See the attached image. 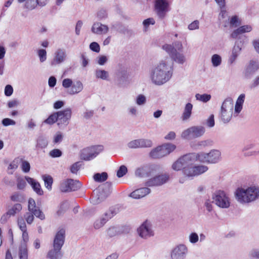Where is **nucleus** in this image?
I'll return each mask as SVG.
<instances>
[{
    "label": "nucleus",
    "mask_w": 259,
    "mask_h": 259,
    "mask_svg": "<svg viewBox=\"0 0 259 259\" xmlns=\"http://www.w3.org/2000/svg\"><path fill=\"white\" fill-rule=\"evenodd\" d=\"M173 71V63L169 58H166L150 68L149 78L153 84L160 86L170 79Z\"/></svg>",
    "instance_id": "1"
},
{
    "label": "nucleus",
    "mask_w": 259,
    "mask_h": 259,
    "mask_svg": "<svg viewBox=\"0 0 259 259\" xmlns=\"http://www.w3.org/2000/svg\"><path fill=\"white\" fill-rule=\"evenodd\" d=\"M235 197L240 203H247L259 198V187L251 186L247 189L238 188L235 192Z\"/></svg>",
    "instance_id": "2"
},
{
    "label": "nucleus",
    "mask_w": 259,
    "mask_h": 259,
    "mask_svg": "<svg viewBox=\"0 0 259 259\" xmlns=\"http://www.w3.org/2000/svg\"><path fill=\"white\" fill-rule=\"evenodd\" d=\"M195 160H197V154L195 153L186 154L180 157L172 165V168L176 171L183 170V172L186 176V171L190 170Z\"/></svg>",
    "instance_id": "3"
},
{
    "label": "nucleus",
    "mask_w": 259,
    "mask_h": 259,
    "mask_svg": "<svg viewBox=\"0 0 259 259\" xmlns=\"http://www.w3.org/2000/svg\"><path fill=\"white\" fill-rule=\"evenodd\" d=\"M234 104L231 98L228 97L223 101L220 113L221 120L225 123L229 122L232 117Z\"/></svg>",
    "instance_id": "4"
},
{
    "label": "nucleus",
    "mask_w": 259,
    "mask_h": 259,
    "mask_svg": "<svg viewBox=\"0 0 259 259\" xmlns=\"http://www.w3.org/2000/svg\"><path fill=\"white\" fill-rule=\"evenodd\" d=\"M111 187V184L110 182H106L99 186L93 191V203L98 204L105 199L110 193Z\"/></svg>",
    "instance_id": "5"
},
{
    "label": "nucleus",
    "mask_w": 259,
    "mask_h": 259,
    "mask_svg": "<svg viewBox=\"0 0 259 259\" xmlns=\"http://www.w3.org/2000/svg\"><path fill=\"white\" fill-rule=\"evenodd\" d=\"M196 154L197 160L200 162L216 163L221 159V153L216 149L211 150L209 153L199 152Z\"/></svg>",
    "instance_id": "6"
},
{
    "label": "nucleus",
    "mask_w": 259,
    "mask_h": 259,
    "mask_svg": "<svg viewBox=\"0 0 259 259\" xmlns=\"http://www.w3.org/2000/svg\"><path fill=\"white\" fill-rule=\"evenodd\" d=\"M176 148V145L171 143H166L152 149L150 156L155 159L161 158L169 155Z\"/></svg>",
    "instance_id": "7"
},
{
    "label": "nucleus",
    "mask_w": 259,
    "mask_h": 259,
    "mask_svg": "<svg viewBox=\"0 0 259 259\" xmlns=\"http://www.w3.org/2000/svg\"><path fill=\"white\" fill-rule=\"evenodd\" d=\"M118 212V208L113 206L97 219L93 224L94 229L97 230L103 227L105 224Z\"/></svg>",
    "instance_id": "8"
},
{
    "label": "nucleus",
    "mask_w": 259,
    "mask_h": 259,
    "mask_svg": "<svg viewBox=\"0 0 259 259\" xmlns=\"http://www.w3.org/2000/svg\"><path fill=\"white\" fill-rule=\"evenodd\" d=\"M212 202L218 207L227 208L230 205V199L225 192L217 190L212 195Z\"/></svg>",
    "instance_id": "9"
},
{
    "label": "nucleus",
    "mask_w": 259,
    "mask_h": 259,
    "mask_svg": "<svg viewBox=\"0 0 259 259\" xmlns=\"http://www.w3.org/2000/svg\"><path fill=\"white\" fill-rule=\"evenodd\" d=\"M103 150V146L102 145H95L85 148L80 151V159L90 161L95 158Z\"/></svg>",
    "instance_id": "10"
},
{
    "label": "nucleus",
    "mask_w": 259,
    "mask_h": 259,
    "mask_svg": "<svg viewBox=\"0 0 259 259\" xmlns=\"http://www.w3.org/2000/svg\"><path fill=\"white\" fill-rule=\"evenodd\" d=\"M62 86L65 89H68L67 93L70 95L77 94L83 89V84L80 80L73 82L70 78L64 79Z\"/></svg>",
    "instance_id": "11"
},
{
    "label": "nucleus",
    "mask_w": 259,
    "mask_h": 259,
    "mask_svg": "<svg viewBox=\"0 0 259 259\" xmlns=\"http://www.w3.org/2000/svg\"><path fill=\"white\" fill-rule=\"evenodd\" d=\"M205 128L202 126H193L184 130L181 134L183 139L192 140L202 136L205 133Z\"/></svg>",
    "instance_id": "12"
},
{
    "label": "nucleus",
    "mask_w": 259,
    "mask_h": 259,
    "mask_svg": "<svg viewBox=\"0 0 259 259\" xmlns=\"http://www.w3.org/2000/svg\"><path fill=\"white\" fill-rule=\"evenodd\" d=\"M71 110L69 108L57 112V124L59 128H63L67 126L71 117Z\"/></svg>",
    "instance_id": "13"
},
{
    "label": "nucleus",
    "mask_w": 259,
    "mask_h": 259,
    "mask_svg": "<svg viewBox=\"0 0 259 259\" xmlns=\"http://www.w3.org/2000/svg\"><path fill=\"white\" fill-rule=\"evenodd\" d=\"M162 48L169 55L171 59L177 63L183 64L186 62V59L185 55L176 51L171 45L165 44L163 46Z\"/></svg>",
    "instance_id": "14"
},
{
    "label": "nucleus",
    "mask_w": 259,
    "mask_h": 259,
    "mask_svg": "<svg viewBox=\"0 0 259 259\" xmlns=\"http://www.w3.org/2000/svg\"><path fill=\"white\" fill-rule=\"evenodd\" d=\"M157 166L154 164H146L138 167L135 170V175L140 178L149 177L156 172Z\"/></svg>",
    "instance_id": "15"
},
{
    "label": "nucleus",
    "mask_w": 259,
    "mask_h": 259,
    "mask_svg": "<svg viewBox=\"0 0 259 259\" xmlns=\"http://www.w3.org/2000/svg\"><path fill=\"white\" fill-rule=\"evenodd\" d=\"M81 186V183L78 181L69 179L61 183L60 189L62 192H68L78 190Z\"/></svg>",
    "instance_id": "16"
},
{
    "label": "nucleus",
    "mask_w": 259,
    "mask_h": 259,
    "mask_svg": "<svg viewBox=\"0 0 259 259\" xmlns=\"http://www.w3.org/2000/svg\"><path fill=\"white\" fill-rule=\"evenodd\" d=\"M137 232L139 236L144 239H147L154 235V232L151 223L146 221L138 229Z\"/></svg>",
    "instance_id": "17"
},
{
    "label": "nucleus",
    "mask_w": 259,
    "mask_h": 259,
    "mask_svg": "<svg viewBox=\"0 0 259 259\" xmlns=\"http://www.w3.org/2000/svg\"><path fill=\"white\" fill-rule=\"evenodd\" d=\"M188 253V248L184 244L176 245L171 251V259H186Z\"/></svg>",
    "instance_id": "18"
},
{
    "label": "nucleus",
    "mask_w": 259,
    "mask_h": 259,
    "mask_svg": "<svg viewBox=\"0 0 259 259\" xmlns=\"http://www.w3.org/2000/svg\"><path fill=\"white\" fill-rule=\"evenodd\" d=\"M152 145V140L144 138L134 140L127 143V147L130 149L150 148Z\"/></svg>",
    "instance_id": "19"
},
{
    "label": "nucleus",
    "mask_w": 259,
    "mask_h": 259,
    "mask_svg": "<svg viewBox=\"0 0 259 259\" xmlns=\"http://www.w3.org/2000/svg\"><path fill=\"white\" fill-rule=\"evenodd\" d=\"M169 179L168 174H163L149 179L145 184L148 187L159 186L167 182Z\"/></svg>",
    "instance_id": "20"
},
{
    "label": "nucleus",
    "mask_w": 259,
    "mask_h": 259,
    "mask_svg": "<svg viewBox=\"0 0 259 259\" xmlns=\"http://www.w3.org/2000/svg\"><path fill=\"white\" fill-rule=\"evenodd\" d=\"M66 53L64 50L57 49L54 54L53 58L50 63L51 65L54 67L63 63L66 60Z\"/></svg>",
    "instance_id": "21"
},
{
    "label": "nucleus",
    "mask_w": 259,
    "mask_h": 259,
    "mask_svg": "<svg viewBox=\"0 0 259 259\" xmlns=\"http://www.w3.org/2000/svg\"><path fill=\"white\" fill-rule=\"evenodd\" d=\"M207 166L203 165H199L197 166L191 165L190 170L186 171V177H194L200 175L208 170Z\"/></svg>",
    "instance_id": "22"
},
{
    "label": "nucleus",
    "mask_w": 259,
    "mask_h": 259,
    "mask_svg": "<svg viewBox=\"0 0 259 259\" xmlns=\"http://www.w3.org/2000/svg\"><path fill=\"white\" fill-rule=\"evenodd\" d=\"M65 230L64 229H60L55 235L53 246L62 248L65 241Z\"/></svg>",
    "instance_id": "23"
},
{
    "label": "nucleus",
    "mask_w": 259,
    "mask_h": 259,
    "mask_svg": "<svg viewBox=\"0 0 259 259\" xmlns=\"http://www.w3.org/2000/svg\"><path fill=\"white\" fill-rule=\"evenodd\" d=\"M258 69L259 63L255 60H251L246 66L243 73L246 78H249Z\"/></svg>",
    "instance_id": "24"
},
{
    "label": "nucleus",
    "mask_w": 259,
    "mask_h": 259,
    "mask_svg": "<svg viewBox=\"0 0 259 259\" xmlns=\"http://www.w3.org/2000/svg\"><path fill=\"white\" fill-rule=\"evenodd\" d=\"M91 31L94 34L102 35L106 34L109 31V27L106 25L96 22L93 24Z\"/></svg>",
    "instance_id": "25"
},
{
    "label": "nucleus",
    "mask_w": 259,
    "mask_h": 259,
    "mask_svg": "<svg viewBox=\"0 0 259 259\" xmlns=\"http://www.w3.org/2000/svg\"><path fill=\"white\" fill-rule=\"evenodd\" d=\"M167 6L166 0H156L155 9L159 17H164Z\"/></svg>",
    "instance_id": "26"
},
{
    "label": "nucleus",
    "mask_w": 259,
    "mask_h": 259,
    "mask_svg": "<svg viewBox=\"0 0 259 259\" xmlns=\"http://www.w3.org/2000/svg\"><path fill=\"white\" fill-rule=\"evenodd\" d=\"M151 192V190L147 187H143L137 189L130 194V197L134 199H140L148 194Z\"/></svg>",
    "instance_id": "27"
},
{
    "label": "nucleus",
    "mask_w": 259,
    "mask_h": 259,
    "mask_svg": "<svg viewBox=\"0 0 259 259\" xmlns=\"http://www.w3.org/2000/svg\"><path fill=\"white\" fill-rule=\"evenodd\" d=\"M241 50V46L239 44H236L234 46L228 60V64L232 65L235 63L240 55Z\"/></svg>",
    "instance_id": "28"
},
{
    "label": "nucleus",
    "mask_w": 259,
    "mask_h": 259,
    "mask_svg": "<svg viewBox=\"0 0 259 259\" xmlns=\"http://www.w3.org/2000/svg\"><path fill=\"white\" fill-rule=\"evenodd\" d=\"M252 30V27L250 25H245L240 26L237 29L234 30L231 34L233 38H236L238 35L241 34L249 32Z\"/></svg>",
    "instance_id": "29"
},
{
    "label": "nucleus",
    "mask_w": 259,
    "mask_h": 259,
    "mask_svg": "<svg viewBox=\"0 0 259 259\" xmlns=\"http://www.w3.org/2000/svg\"><path fill=\"white\" fill-rule=\"evenodd\" d=\"M63 256V253L61 251V248L59 247H53L48 252L47 257L49 259H61Z\"/></svg>",
    "instance_id": "30"
},
{
    "label": "nucleus",
    "mask_w": 259,
    "mask_h": 259,
    "mask_svg": "<svg viewBox=\"0 0 259 259\" xmlns=\"http://www.w3.org/2000/svg\"><path fill=\"white\" fill-rule=\"evenodd\" d=\"M26 179L27 183L31 185L34 191L39 195L43 194V191L38 182L30 177L26 178Z\"/></svg>",
    "instance_id": "31"
},
{
    "label": "nucleus",
    "mask_w": 259,
    "mask_h": 259,
    "mask_svg": "<svg viewBox=\"0 0 259 259\" xmlns=\"http://www.w3.org/2000/svg\"><path fill=\"white\" fill-rule=\"evenodd\" d=\"M193 105L190 103H187L182 114L181 119L183 121L188 120L191 116Z\"/></svg>",
    "instance_id": "32"
},
{
    "label": "nucleus",
    "mask_w": 259,
    "mask_h": 259,
    "mask_svg": "<svg viewBox=\"0 0 259 259\" xmlns=\"http://www.w3.org/2000/svg\"><path fill=\"white\" fill-rule=\"evenodd\" d=\"M48 145V140L44 135H40L36 140V148L37 149L46 148Z\"/></svg>",
    "instance_id": "33"
},
{
    "label": "nucleus",
    "mask_w": 259,
    "mask_h": 259,
    "mask_svg": "<svg viewBox=\"0 0 259 259\" xmlns=\"http://www.w3.org/2000/svg\"><path fill=\"white\" fill-rule=\"evenodd\" d=\"M22 208V207L21 204L19 203H16L8 210L6 215L9 217L14 216L20 212Z\"/></svg>",
    "instance_id": "34"
},
{
    "label": "nucleus",
    "mask_w": 259,
    "mask_h": 259,
    "mask_svg": "<svg viewBox=\"0 0 259 259\" xmlns=\"http://www.w3.org/2000/svg\"><path fill=\"white\" fill-rule=\"evenodd\" d=\"M95 75L97 78L105 80H108L109 77V74L108 71L99 68L97 69L95 71Z\"/></svg>",
    "instance_id": "35"
},
{
    "label": "nucleus",
    "mask_w": 259,
    "mask_h": 259,
    "mask_svg": "<svg viewBox=\"0 0 259 259\" xmlns=\"http://www.w3.org/2000/svg\"><path fill=\"white\" fill-rule=\"evenodd\" d=\"M28 176L18 177L16 179L17 188L19 190H23L26 186V181Z\"/></svg>",
    "instance_id": "36"
},
{
    "label": "nucleus",
    "mask_w": 259,
    "mask_h": 259,
    "mask_svg": "<svg viewBox=\"0 0 259 259\" xmlns=\"http://www.w3.org/2000/svg\"><path fill=\"white\" fill-rule=\"evenodd\" d=\"M19 259H28V250L25 243H21L19 249Z\"/></svg>",
    "instance_id": "37"
},
{
    "label": "nucleus",
    "mask_w": 259,
    "mask_h": 259,
    "mask_svg": "<svg viewBox=\"0 0 259 259\" xmlns=\"http://www.w3.org/2000/svg\"><path fill=\"white\" fill-rule=\"evenodd\" d=\"M10 199L14 202H23L25 200V196L19 192H15L10 196Z\"/></svg>",
    "instance_id": "38"
},
{
    "label": "nucleus",
    "mask_w": 259,
    "mask_h": 259,
    "mask_svg": "<svg viewBox=\"0 0 259 259\" xmlns=\"http://www.w3.org/2000/svg\"><path fill=\"white\" fill-rule=\"evenodd\" d=\"M211 62L213 67H217L222 63V57L218 54H214L211 56Z\"/></svg>",
    "instance_id": "39"
},
{
    "label": "nucleus",
    "mask_w": 259,
    "mask_h": 259,
    "mask_svg": "<svg viewBox=\"0 0 259 259\" xmlns=\"http://www.w3.org/2000/svg\"><path fill=\"white\" fill-rule=\"evenodd\" d=\"M24 2V8L28 10H34L38 5L36 0H26Z\"/></svg>",
    "instance_id": "40"
},
{
    "label": "nucleus",
    "mask_w": 259,
    "mask_h": 259,
    "mask_svg": "<svg viewBox=\"0 0 259 259\" xmlns=\"http://www.w3.org/2000/svg\"><path fill=\"white\" fill-rule=\"evenodd\" d=\"M196 99L198 101H201L203 103H206L208 102L211 98V96L210 94H196L195 95Z\"/></svg>",
    "instance_id": "41"
},
{
    "label": "nucleus",
    "mask_w": 259,
    "mask_h": 259,
    "mask_svg": "<svg viewBox=\"0 0 259 259\" xmlns=\"http://www.w3.org/2000/svg\"><path fill=\"white\" fill-rule=\"evenodd\" d=\"M108 178V175L106 172L97 173L94 176V179L96 182H102L105 181Z\"/></svg>",
    "instance_id": "42"
},
{
    "label": "nucleus",
    "mask_w": 259,
    "mask_h": 259,
    "mask_svg": "<svg viewBox=\"0 0 259 259\" xmlns=\"http://www.w3.org/2000/svg\"><path fill=\"white\" fill-rule=\"evenodd\" d=\"M42 179L45 182V185L48 190H51L53 183V178L51 176L47 175L42 176Z\"/></svg>",
    "instance_id": "43"
},
{
    "label": "nucleus",
    "mask_w": 259,
    "mask_h": 259,
    "mask_svg": "<svg viewBox=\"0 0 259 259\" xmlns=\"http://www.w3.org/2000/svg\"><path fill=\"white\" fill-rule=\"evenodd\" d=\"M69 202L67 200L63 201L59 208L57 213L58 215H61L64 213L65 211H66L69 207Z\"/></svg>",
    "instance_id": "44"
},
{
    "label": "nucleus",
    "mask_w": 259,
    "mask_h": 259,
    "mask_svg": "<svg viewBox=\"0 0 259 259\" xmlns=\"http://www.w3.org/2000/svg\"><path fill=\"white\" fill-rule=\"evenodd\" d=\"M127 112L131 117H135L138 115V109L135 105L130 106L127 109Z\"/></svg>",
    "instance_id": "45"
},
{
    "label": "nucleus",
    "mask_w": 259,
    "mask_h": 259,
    "mask_svg": "<svg viewBox=\"0 0 259 259\" xmlns=\"http://www.w3.org/2000/svg\"><path fill=\"white\" fill-rule=\"evenodd\" d=\"M57 112H55L51 115H50L48 118L44 121V123L48 124H53L56 122H57Z\"/></svg>",
    "instance_id": "46"
},
{
    "label": "nucleus",
    "mask_w": 259,
    "mask_h": 259,
    "mask_svg": "<svg viewBox=\"0 0 259 259\" xmlns=\"http://www.w3.org/2000/svg\"><path fill=\"white\" fill-rule=\"evenodd\" d=\"M37 54L41 63L44 62L47 60V51L45 49H38L37 51Z\"/></svg>",
    "instance_id": "47"
},
{
    "label": "nucleus",
    "mask_w": 259,
    "mask_h": 259,
    "mask_svg": "<svg viewBox=\"0 0 259 259\" xmlns=\"http://www.w3.org/2000/svg\"><path fill=\"white\" fill-rule=\"evenodd\" d=\"M20 161L21 162L22 170L25 173L28 172L30 169V163L27 161L23 160L22 158H20Z\"/></svg>",
    "instance_id": "48"
},
{
    "label": "nucleus",
    "mask_w": 259,
    "mask_h": 259,
    "mask_svg": "<svg viewBox=\"0 0 259 259\" xmlns=\"http://www.w3.org/2000/svg\"><path fill=\"white\" fill-rule=\"evenodd\" d=\"M213 142L211 140H206L198 141L196 144V146L200 147H206L210 146L212 145Z\"/></svg>",
    "instance_id": "49"
},
{
    "label": "nucleus",
    "mask_w": 259,
    "mask_h": 259,
    "mask_svg": "<svg viewBox=\"0 0 259 259\" xmlns=\"http://www.w3.org/2000/svg\"><path fill=\"white\" fill-rule=\"evenodd\" d=\"M136 103L139 106L145 105L146 103V97L142 94L139 95L136 99Z\"/></svg>",
    "instance_id": "50"
},
{
    "label": "nucleus",
    "mask_w": 259,
    "mask_h": 259,
    "mask_svg": "<svg viewBox=\"0 0 259 259\" xmlns=\"http://www.w3.org/2000/svg\"><path fill=\"white\" fill-rule=\"evenodd\" d=\"M241 22L237 16H232L230 20V26L232 27H237L239 26Z\"/></svg>",
    "instance_id": "51"
},
{
    "label": "nucleus",
    "mask_w": 259,
    "mask_h": 259,
    "mask_svg": "<svg viewBox=\"0 0 259 259\" xmlns=\"http://www.w3.org/2000/svg\"><path fill=\"white\" fill-rule=\"evenodd\" d=\"M127 172V167L124 165H121L118 170L117 171V177L118 178H121L123 177L124 175H126V174Z\"/></svg>",
    "instance_id": "52"
},
{
    "label": "nucleus",
    "mask_w": 259,
    "mask_h": 259,
    "mask_svg": "<svg viewBox=\"0 0 259 259\" xmlns=\"http://www.w3.org/2000/svg\"><path fill=\"white\" fill-rule=\"evenodd\" d=\"M17 224L21 231H25L26 229V225L25 221L22 217H18L17 219Z\"/></svg>",
    "instance_id": "53"
},
{
    "label": "nucleus",
    "mask_w": 259,
    "mask_h": 259,
    "mask_svg": "<svg viewBox=\"0 0 259 259\" xmlns=\"http://www.w3.org/2000/svg\"><path fill=\"white\" fill-rule=\"evenodd\" d=\"M62 151L58 149H54L52 150L49 152V155L52 158L60 157L62 156Z\"/></svg>",
    "instance_id": "54"
},
{
    "label": "nucleus",
    "mask_w": 259,
    "mask_h": 259,
    "mask_svg": "<svg viewBox=\"0 0 259 259\" xmlns=\"http://www.w3.org/2000/svg\"><path fill=\"white\" fill-rule=\"evenodd\" d=\"M108 61V58L105 55H100L96 58V62L100 65H105Z\"/></svg>",
    "instance_id": "55"
},
{
    "label": "nucleus",
    "mask_w": 259,
    "mask_h": 259,
    "mask_svg": "<svg viewBox=\"0 0 259 259\" xmlns=\"http://www.w3.org/2000/svg\"><path fill=\"white\" fill-rule=\"evenodd\" d=\"M189 240L192 244L196 243L199 240V236L195 232H192L189 236Z\"/></svg>",
    "instance_id": "56"
},
{
    "label": "nucleus",
    "mask_w": 259,
    "mask_h": 259,
    "mask_svg": "<svg viewBox=\"0 0 259 259\" xmlns=\"http://www.w3.org/2000/svg\"><path fill=\"white\" fill-rule=\"evenodd\" d=\"M31 212L32 213L33 215H35L36 217L39 218L41 220H43L45 219V214L39 209L36 208Z\"/></svg>",
    "instance_id": "57"
},
{
    "label": "nucleus",
    "mask_w": 259,
    "mask_h": 259,
    "mask_svg": "<svg viewBox=\"0 0 259 259\" xmlns=\"http://www.w3.org/2000/svg\"><path fill=\"white\" fill-rule=\"evenodd\" d=\"M107 236L109 237H112L117 234V228L115 227H110L106 231Z\"/></svg>",
    "instance_id": "58"
},
{
    "label": "nucleus",
    "mask_w": 259,
    "mask_h": 259,
    "mask_svg": "<svg viewBox=\"0 0 259 259\" xmlns=\"http://www.w3.org/2000/svg\"><path fill=\"white\" fill-rule=\"evenodd\" d=\"M97 16L98 18L101 20L107 18L108 15L105 10L101 9L98 12Z\"/></svg>",
    "instance_id": "59"
},
{
    "label": "nucleus",
    "mask_w": 259,
    "mask_h": 259,
    "mask_svg": "<svg viewBox=\"0 0 259 259\" xmlns=\"http://www.w3.org/2000/svg\"><path fill=\"white\" fill-rule=\"evenodd\" d=\"M24 218L28 224H31L33 221L34 215L31 212H27L24 214Z\"/></svg>",
    "instance_id": "60"
},
{
    "label": "nucleus",
    "mask_w": 259,
    "mask_h": 259,
    "mask_svg": "<svg viewBox=\"0 0 259 259\" xmlns=\"http://www.w3.org/2000/svg\"><path fill=\"white\" fill-rule=\"evenodd\" d=\"M199 27V22L198 20H195L191 23L188 26V28L190 30H194L198 29Z\"/></svg>",
    "instance_id": "61"
},
{
    "label": "nucleus",
    "mask_w": 259,
    "mask_h": 259,
    "mask_svg": "<svg viewBox=\"0 0 259 259\" xmlns=\"http://www.w3.org/2000/svg\"><path fill=\"white\" fill-rule=\"evenodd\" d=\"M63 138V134L60 132H57L54 137V139H53L54 143L57 144V143H60L62 141Z\"/></svg>",
    "instance_id": "62"
},
{
    "label": "nucleus",
    "mask_w": 259,
    "mask_h": 259,
    "mask_svg": "<svg viewBox=\"0 0 259 259\" xmlns=\"http://www.w3.org/2000/svg\"><path fill=\"white\" fill-rule=\"evenodd\" d=\"M13 88L12 86L10 84H7L6 85L5 88V95L6 96L10 97L11 96L13 93Z\"/></svg>",
    "instance_id": "63"
},
{
    "label": "nucleus",
    "mask_w": 259,
    "mask_h": 259,
    "mask_svg": "<svg viewBox=\"0 0 259 259\" xmlns=\"http://www.w3.org/2000/svg\"><path fill=\"white\" fill-rule=\"evenodd\" d=\"M251 258L259 259V249H253L251 250L249 253Z\"/></svg>",
    "instance_id": "64"
}]
</instances>
